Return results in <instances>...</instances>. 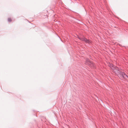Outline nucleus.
<instances>
[{"mask_svg":"<svg viewBox=\"0 0 128 128\" xmlns=\"http://www.w3.org/2000/svg\"><path fill=\"white\" fill-rule=\"evenodd\" d=\"M118 76L122 80H123L124 79H126V78H128L127 76L123 72H121Z\"/></svg>","mask_w":128,"mask_h":128,"instance_id":"1","label":"nucleus"},{"mask_svg":"<svg viewBox=\"0 0 128 128\" xmlns=\"http://www.w3.org/2000/svg\"><path fill=\"white\" fill-rule=\"evenodd\" d=\"M78 38L81 40L84 41L86 43H88L89 44H90L92 43V42L91 40H88L84 37H78Z\"/></svg>","mask_w":128,"mask_h":128,"instance_id":"2","label":"nucleus"},{"mask_svg":"<svg viewBox=\"0 0 128 128\" xmlns=\"http://www.w3.org/2000/svg\"><path fill=\"white\" fill-rule=\"evenodd\" d=\"M112 69L116 73V74H117L118 75L119 74L122 72L119 70L118 68L116 67H115L114 68H112Z\"/></svg>","mask_w":128,"mask_h":128,"instance_id":"3","label":"nucleus"},{"mask_svg":"<svg viewBox=\"0 0 128 128\" xmlns=\"http://www.w3.org/2000/svg\"><path fill=\"white\" fill-rule=\"evenodd\" d=\"M86 64H89L90 65L91 64H92L93 66H94V64H92V63L90 61L88 60H86Z\"/></svg>","mask_w":128,"mask_h":128,"instance_id":"4","label":"nucleus"},{"mask_svg":"<svg viewBox=\"0 0 128 128\" xmlns=\"http://www.w3.org/2000/svg\"><path fill=\"white\" fill-rule=\"evenodd\" d=\"M109 66H110V67L112 68H115V66H114L112 64H110Z\"/></svg>","mask_w":128,"mask_h":128,"instance_id":"5","label":"nucleus"},{"mask_svg":"<svg viewBox=\"0 0 128 128\" xmlns=\"http://www.w3.org/2000/svg\"><path fill=\"white\" fill-rule=\"evenodd\" d=\"M8 22H10L12 21V20L10 18H8Z\"/></svg>","mask_w":128,"mask_h":128,"instance_id":"6","label":"nucleus"}]
</instances>
